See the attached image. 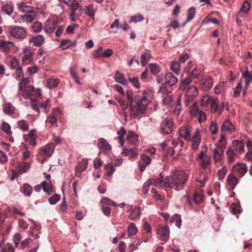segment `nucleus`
I'll return each mask as SVG.
<instances>
[{
    "label": "nucleus",
    "instance_id": "6",
    "mask_svg": "<svg viewBox=\"0 0 252 252\" xmlns=\"http://www.w3.org/2000/svg\"><path fill=\"white\" fill-rule=\"evenodd\" d=\"M173 123L171 118L164 119L160 125L159 131L162 134L171 133L173 130Z\"/></svg>",
    "mask_w": 252,
    "mask_h": 252
},
{
    "label": "nucleus",
    "instance_id": "34",
    "mask_svg": "<svg viewBox=\"0 0 252 252\" xmlns=\"http://www.w3.org/2000/svg\"><path fill=\"white\" fill-rule=\"evenodd\" d=\"M151 51L146 50L144 53L141 56V63L142 66H145L147 65V63L151 57Z\"/></svg>",
    "mask_w": 252,
    "mask_h": 252
},
{
    "label": "nucleus",
    "instance_id": "44",
    "mask_svg": "<svg viewBox=\"0 0 252 252\" xmlns=\"http://www.w3.org/2000/svg\"><path fill=\"white\" fill-rule=\"evenodd\" d=\"M3 112L8 115L12 114L15 111V108L9 103H6L3 106Z\"/></svg>",
    "mask_w": 252,
    "mask_h": 252
},
{
    "label": "nucleus",
    "instance_id": "40",
    "mask_svg": "<svg viewBox=\"0 0 252 252\" xmlns=\"http://www.w3.org/2000/svg\"><path fill=\"white\" fill-rule=\"evenodd\" d=\"M41 185L43 190L47 194H50L53 192V186L51 183H48L43 181L41 183Z\"/></svg>",
    "mask_w": 252,
    "mask_h": 252
},
{
    "label": "nucleus",
    "instance_id": "10",
    "mask_svg": "<svg viewBox=\"0 0 252 252\" xmlns=\"http://www.w3.org/2000/svg\"><path fill=\"white\" fill-rule=\"evenodd\" d=\"M61 113L60 109L58 108L52 109V113L49 115L46 121L47 124H50L51 126L57 123Z\"/></svg>",
    "mask_w": 252,
    "mask_h": 252
},
{
    "label": "nucleus",
    "instance_id": "35",
    "mask_svg": "<svg viewBox=\"0 0 252 252\" xmlns=\"http://www.w3.org/2000/svg\"><path fill=\"white\" fill-rule=\"evenodd\" d=\"M138 135L132 131H128L126 135V140L133 145H136L138 141Z\"/></svg>",
    "mask_w": 252,
    "mask_h": 252
},
{
    "label": "nucleus",
    "instance_id": "19",
    "mask_svg": "<svg viewBox=\"0 0 252 252\" xmlns=\"http://www.w3.org/2000/svg\"><path fill=\"white\" fill-rule=\"evenodd\" d=\"M190 141L191 142L192 148L193 150L197 149L200 143V135L198 130L195 131Z\"/></svg>",
    "mask_w": 252,
    "mask_h": 252
},
{
    "label": "nucleus",
    "instance_id": "57",
    "mask_svg": "<svg viewBox=\"0 0 252 252\" xmlns=\"http://www.w3.org/2000/svg\"><path fill=\"white\" fill-rule=\"evenodd\" d=\"M173 101L172 95L171 93L165 94L163 99V102L165 105H169Z\"/></svg>",
    "mask_w": 252,
    "mask_h": 252
},
{
    "label": "nucleus",
    "instance_id": "11",
    "mask_svg": "<svg viewBox=\"0 0 252 252\" xmlns=\"http://www.w3.org/2000/svg\"><path fill=\"white\" fill-rule=\"evenodd\" d=\"M160 178H158L156 179H150L151 182V185H153L155 187H158L159 188L164 189L167 191H168V188L166 186V177L164 180H163V177L160 174Z\"/></svg>",
    "mask_w": 252,
    "mask_h": 252
},
{
    "label": "nucleus",
    "instance_id": "63",
    "mask_svg": "<svg viewBox=\"0 0 252 252\" xmlns=\"http://www.w3.org/2000/svg\"><path fill=\"white\" fill-rule=\"evenodd\" d=\"M61 197L59 194H54L51 197L49 198V202L51 204L54 205L56 204L60 199Z\"/></svg>",
    "mask_w": 252,
    "mask_h": 252
},
{
    "label": "nucleus",
    "instance_id": "30",
    "mask_svg": "<svg viewBox=\"0 0 252 252\" xmlns=\"http://www.w3.org/2000/svg\"><path fill=\"white\" fill-rule=\"evenodd\" d=\"M193 200L196 204H200L204 202V196L202 190H197L194 193Z\"/></svg>",
    "mask_w": 252,
    "mask_h": 252
},
{
    "label": "nucleus",
    "instance_id": "52",
    "mask_svg": "<svg viewBox=\"0 0 252 252\" xmlns=\"http://www.w3.org/2000/svg\"><path fill=\"white\" fill-rule=\"evenodd\" d=\"M225 89V84L223 82L217 85L214 88V92L216 94H220L224 91Z\"/></svg>",
    "mask_w": 252,
    "mask_h": 252
},
{
    "label": "nucleus",
    "instance_id": "31",
    "mask_svg": "<svg viewBox=\"0 0 252 252\" xmlns=\"http://www.w3.org/2000/svg\"><path fill=\"white\" fill-rule=\"evenodd\" d=\"M21 191L26 196H30L32 192V187L28 184H24L20 188Z\"/></svg>",
    "mask_w": 252,
    "mask_h": 252
},
{
    "label": "nucleus",
    "instance_id": "15",
    "mask_svg": "<svg viewBox=\"0 0 252 252\" xmlns=\"http://www.w3.org/2000/svg\"><path fill=\"white\" fill-rule=\"evenodd\" d=\"M222 132L230 134L235 131V126L229 120H225L221 126Z\"/></svg>",
    "mask_w": 252,
    "mask_h": 252
},
{
    "label": "nucleus",
    "instance_id": "2",
    "mask_svg": "<svg viewBox=\"0 0 252 252\" xmlns=\"http://www.w3.org/2000/svg\"><path fill=\"white\" fill-rule=\"evenodd\" d=\"M188 178V175L183 171L175 172L172 176H166V183L168 190L172 189L176 190L182 189Z\"/></svg>",
    "mask_w": 252,
    "mask_h": 252
},
{
    "label": "nucleus",
    "instance_id": "41",
    "mask_svg": "<svg viewBox=\"0 0 252 252\" xmlns=\"http://www.w3.org/2000/svg\"><path fill=\"white\" fill-rule=\"evenodd\" d=\"M188 17L187 20L185 24L183 25L184 26L185 25L192 20L195 17V8L194 7H191L188 9L187 10Z\"/></svg>",
    "mask_w": 252,
    "mask_h": 252
},
{
    "label": "nucleus",
    "instance_id": "22",
    "mask_svg": "<svg viewBox=\"0 0 252 252\" xmlns=\"http://www.w3.org/2000/svg\"><path fill=\"white\" fill-rule=\"evenodd\" d=\"M36 16V13L35 12H32L30 13H26L23 15H21L20 20L22 22L31 23L35 19Z\"/></svg>",
    "mask_w": 252,
    "mask_h": 252
},
{
    "label": "nucleus",
    "instance_id": "7",
    "mask_svg": "<svg viewBox=\"0 0 252 252\" xmlns=\"http://www.w3.org/2000/svg\"><path fill=\"white\" fill-rule=\"evenodd\" d=\"M198 94L197 88L193 86H190L186 91L184 101L186 105H189L190 102L193 101Z\"/></svg>",
    "mask_w": 252,
    "mask_h": 252
},
{
    "label": "nucleus",
    "instance_id": "20",
    "mask_svg": "<svg viewBox=\"0 0 252 252\" xmlns=\"http://www.w3.org/2000/svg\"><path fill=\"white\" fill-rule=\"evenodd\" d=\"M244 148V144L242 141L235 140L233 141L232 147L229 148V149H231L232 151H235L237 154L240 153L241 152L243 151Z\"/></svg>",
    "mask_w": 252,
    "mask_h": 252
},
{
    "label": "nucleus",
    "instance_id": "59",
    "mask_svg": "<svg viewBox=\"0 0 252 252\" xmlns=\"http://www.w3.org/2000/svg\"><path fill=\"white\" fill-rule=\"evenodd\" d=\"M101 202L102 203L110 206H117V204L113 200H111L109 198L105 197H103L101 200Z\"/></svg>",
    "mask_w": 252,
    "mask_h": 252
},
{
    "label": "nucleus",
    "instance_id": "46",
    "mask_svg": "<svg viewBox=\"0 0 252 252\" xmlns=\"http://www.w3.org/2000/svg\"><path fill=\"white\" fill-rule=\"evenodd\" d=\"M201 73V70L198 68L197 66H195L191 71L188 73V75H189L193 79H196L199 76Z\"/></svg>",
    "mask_w": 252,
    "mask_h": 252
},
{
    "label": "nucleus",
    "instance_id": "60",
    "mask_svg": "<svg viewBox=\"0 0 252 252\" xmlns=\"http://www.w3.org/2000/svg\"><path fill=\"white\" fill-rule=\"evenodd\" d=\"M231 212L233 214H236L241 213L240 206L236 203H233L230 207Z\"/></svg>",
    "mask_w": 252,
    "mask_h": 252
},
{
    "label": "nucleus",
    "instance_id": "16",
    "mask_svg": "<svg viewBox=\"0 0 252 252\" xmlns=\"http://www.w3.org/2000/svg\"><path fill=\"white\" fill-rule=\"evenodd\" d=\"M151 162V158L145 154L141 155L140 160L139 161L138 165L141 171H143L146 166Z\"/></svg>",
    "mask_w": 252,
    "mask_h": 252
},
{
    "label": "nucleus",
    "instance_id": "1",
    "mask_svg": "<svg viewBox=\"0 0 252 252\" xmlns=\"http://www.w3.org/2000/svg\"><path fill=\"white\" fill-rule=\"evenodd\" d=\"M147 93L142 95H138L133 99V92L131 90L126 92V97L129 105L130 115L132 118H136L140 113L143 114L147 109L148 100L146 96Z\"/></svg>",
    "mask_w": 252,
    "mask_h": 252
},
{
    "label": "nucleus",
    "instance_id": "58",
    "mask_svg": "<svg viewBox=\"0 0 252 252\" xmlns=\"http://www.w3.org/2000/svg\"><path fill=\"white\" fill-rule=\"evenodd\" d=\"M2 10L7 15H10L13 12V6L10 4H6L2 7Z\"/></svg>",
    "mask_w": 252,
    "mask_h": 252
},
{
    "label": "nucleus",
    "instance_id": "38",
    "mask_svg": "<svg viewBox=\"0 0 252 252\" xmlns=\"http://www.w3.org/2000/svg\"><path fill=\"white\" fill-rule=\"evenodd\" d=\"M75 42H72L69 39H65L62 41L60 46L62 47L63 50H65L69 48L70 47L75 46Z\"/></svg>",
    "mask_w": 252,
    "mask_h": 252
},
{
    "label": "nucleus",
    "instance_id": "43",
    "mask_svg": "<svg viewBox=\"0 0 252 252\" xmlns=\"http://www.w3.org/2000/svg\"><path fill=\"white\" fill-rule=\"evenodd\" d=\"M13 45L12 42L5 41V40H0V47L2 48L4 51L7 52L9 50V49Z\"/></svg>",
    "mask_w": 252,
    "mask_h": 252
},
{
    "label": "nucleus",
    "instance_id": "55",
    "mask_svg": "<svg viewBox=\"0 0 252 252\" xmlns=\"http://www.w3.org/2000/svg\"><path fill=\"white\" fill-rule=\"evenodd\" d=\"M85 13L88 16L93 18L94 16V6L92 4H90L86 7L85 9Z\"/></svg>",
    "mask_w": 252,
    "mask_h": 252
},
{
    "label": "nucleus",
    "instance_id": "47",
    "mask_svg": "<svg viewBox=\"0 0 252 252\" xmlns=\"http://www.w3.org/2000/svg\"><path fill=\"white\" fill-rule=\"evenodd\" d=\"M18 84V93L23 91L27 86L26 85L30 82L28 78H23Z\"/></svg>",
    "mask_w": 252,
    "mask_h": 252
},
{
    "label": "nucleus",
    "instance_id": "45",
    "mask_svg": "<svg viewBox=\"0 0 252 252\" xmlns=\"http://www.w3.org/2000/svg\"><path fill=\"white\" fill-rule=\"evenodd\" d=\"M140 214V209L138 207H135L132 213L129 215V219L131 220H135L139 217Z\"/></svg>",
    "mask_w": 252,
    "mask_h": 252
},
{
    "label": "nucleus",
    "instance_id": "56",
    "mask_svg": "<svg viewBox=\"0 0 252 252\" xmlns=\"http://www.w3.org/2000/svg\"><path fill=\"white\" fill-rule=\"evenodd\" d=\"M1 128L6 134L8 135H11L12 134L10 126L8 123L3 122L2 123Z\"/></svg>",
    "mask_w": 252,
    "mask_h": 252
},
{
    "label": "nucleus",
    "instance_id": "24",
    "mask_svg": "<svg viewBox=\"0 0 252 252\" xmlns=\"http://www.w3.org/2000/svg\"><path fill=\"white\" fill-rule=\"evenodd\" d=\"M25 55L22 57V62L25 64H29L33 60V53L30 49L24 51Z\"/></svg>",
    "mask_w": 252,
    "mask_h": 252
},
{
    "label": "nucleus",
    "instance_id": "13",
    "mask_svg": "<svg viewBox=\"0 0 252 252\" xmlns=\"http://www.w3.org/2000/svg\"><path fill=\"white\" fill-rule=\"evenodd\" d=\"M213 84V78L211 77H206L200 81L199 86L201 89L206 91L212 88Z\"/></svg>",
    "mask_w": 252,
    "mask_h": 252
},
{
    "label": "nucleus",
    "instance_id": "62",
    "mask_svg": "<svg viewBox=\"0 0 252 252\" xmlns=\"http://www.w3.org/2000/svg\"><path fill=\"white\" fill-rule=\"evenodd\" d=\"M18 125L24 131H27L29 129V124L26 120L19 121Z\"/></svg>",
    "mask_w": 252,
    "mask_h": 252
},
{
    "label": "nucleus",
    "instance_id": "50",
    "mask_svg": "<svg viewBox=\"0 0 252 252\" xmlns=\"http://www.w3.org/2000/svg\"><path fill=\"white\" fill-rule=\"evenodd\" d=\"M211 158L210 156H205V158L200 160L201 167L206 169L210 164Z\"/></svg>",
    "mask_w": 252,
    "mask_h": 252
},
{
    "label": "nucleus",
    "instance_id": "54",
    "mask_svg": "<svg viewBox=\"0 0 252 252\" xmlns=\"http://www.w3.org/2000/svg\"><path fill=\"white\" fill-rule=\"evenodd\" d=\"M170 222H174L175 221V225L178 227H180V226L181 225V217L180 215L178 214H175L174 216H173L170 220Z\"/></svg>",
    "mask_w": 252,
    "mask_h": 252
},
{
    "label": "nucleus",
    "instance_id": "33",
    "mask_svg": "<svg viewBox=\"0 0 252 252\" xmlns=\"http://www.w3.org/2000/svg\"><path fill=\"white\" fill-rule=\"evenodd\" d=\"M147 68H149L151 73L155 76H157L161 71L160 66L157 63H150L148 65Z\"/></svg>",
    "mask_w": 252,
    "mask_h": 252
},
{
    "label": "nucleus",
    "instance_id": "36",
    "mask_svg": "<svg viewBox=\"0 0 252 252\" xmlns=\"http://www.w3.org/2000/svg\"><path fill=\"white\" fill-rule=\"evenodd\" d=\"M97 145L98 147L101 150L107 151L111 149L110 145L106 141V140L103 138H101L99 140Z\"/></svg>",
    "mask_w": 252,
    "mask_h": 252
},
{
    "label": "nucleus",
    "instance_id": "61",
    "mask_svg": "<svg viewBox=\"0 0 252 252\" xmlns=\"http://www.w3.org/2000/svg\"><path fill=\"white\" fill-rule=\"evenodd\" d=\"M128 235H133L137 233V228L134 223H131L128 227Z\"/></svg>",
    "mask_w": 252,
    "mask_h": 252
},
{
    "label": "nucleus",
    "instance_id": "12",
    "mask_svg": "<svg viewBox=\"0 0 252 252\" xmlns=\"http://www.w3.org/2000/svg\"><path fill=\"white\" fill-rule=\"evenodd\" d=\"M224 145L217 146L213 151V159L216 163L220 162L223 155Z\"/></svg>",
    "mask_w": 252,
    "mask_h": 252
},
{
    "label": "nucleus",
    "instance_id": "26",
    "mask_svg": "<svg viewBox=\"0 0 252 252\" xmlns=\"http://www.w3.org/2000/svg\"><path fill=\"white\" fill-rule=\"evenodd\" d=\"M30 42L33 44V45L40 47L45 42L43 36L41 35H38L33 36L30 40Z\"/></svg>",
    "mask_w": 252,
    "mask_h": 252
},
{
    "label": "nucleus",
    "instance_id": "32",
    "mask_svg": "<svg viewBox=\"0 0 252 252\" xmlns=\"http://www.w3.org/2000/svg\"><path fill=\"white\" fill-rule=\"evenodd\" d=\"M238 178L232 175H229L227 178V182L230 187L231 190L234 189L236 185L238 184Z\"/></svg>",
    "mask_w": 252,
    "mask_h": 252
},
{
    "label": "nucleus",
    "instance_id": "3",
    "mask_svg": "<svg viewBox=\"0 0 252 252\" xmlns=\"http://www.w3.org/2000/svg\"><path fill=\"white\" fill-rule=\"evenodd\" d=\"M19 95H22L25 99H29L32 102L38 101L41 96V90L35 89L32 85L27 86L23 91L18 93Z\"/></svg>",
    "mask_w": 252,
    "mask_h": 252
},
{
    "label": "nucleus",
    "instance_id": "29",
    "mask_svg": "<svg viewBox=\"0 0 252 252\" xmlns=\"http://www.w3.org/2000/svg\"><path fill=\"white\" fill-rule=\"evenodd\" d=\"M243 77L245 78V88L243 90V93L245 94L246 90L249 86L252 80V72L246 71L244 73H243Z\"/></svg>",
    "mask_w": 252,
    "mask_h": 252
},
{
    "label": "nucleus",
    "instance_id": "49",
    "mask_svg": "<svg viewBox=\"0 0 252 252\" xmlns=\"http://www.w3.org/2000/svg\"><path fill=\"white\" fill-rule=\"evenodd\" d=\"M32 28L33 32L35 33H38L41 32L43 29L42 24L40 22H35L32 24Z\"/></svg>",
    "mask_w": 252,
    "mask_h": 252
},
{
    "label": "nucleus",
    "instance_id": "23",
    "mask_svg": "<svg viewBox=\"0 0 252 252\" xmlns=\"http://www.w3.org/2000/svg\"><path fill=\"white\" fill-rule=\"evenodd\" d=\"M165 84L170 87L175 85L178 81L177 78L171 72L167 73L164 76Z\"/></svg>",
    "mask_w": 252,
    "mask_h": 252
},
{
    "label": "nucleus",
    "instance_id": "17",
    "mask_svg": "<svg viewBox=\"0 0 252 252\" xmlns=\"http://www.w3.org/2000/svg\"><path fill=\"white\" fill-rule=\"evenodd\" d=\"M234 171L236 172L240 177L243 176L247 171V167L246 164L237 163L233 167Z\"/></svg>",
    "mask_w": 252,
    "mask_h": 252
},
{
    "label": "nucleus",
    "instance_id": "39",
    "mask_svg": "<svg viewBox=\"0 0 252 252\" xmlns=\"http://www.w3.org/2000/svg\"><path fill=\"white\" fill-rule=\"evenodd\" d=\"M19 9L20 11H23L26 13H30L32 12H35L33 7L29 5H26L25 3L21 2L19 4Z\"/></svg>",
    "mask_w": 252,
    "mask_h": 252
},
{
    "label": "nucleus",
    "instance_id": "8",
    "mask_svg": "<svg viewBox=\"0 0 252 252\" xmlns=\"http://www.w3.org/2000/svg\"><path fill=\"white\" fill-rule=\"evenodd\" d=\"M55 149L53 143H49L44 147H41L39 150V153L41 156L45 157H51Z\"/></svg>",
    "mask_w": 252,
    "mask_h": 252
},
{
    "label": "nucleus",
    "instance_id": "53",
    "mask_svg": "<svg viewBox=\"0 0 252 252\" xmlns=\"http://www.w3.org/2000/svg\"><path fill=\"white\" fill-rule=\"evenodd\" d=\"M126 130L124 127H122L121 129L117 132V134L119 135L118 138L119 140V143L122 146L124 144V135L126 134Z\"/></svg>",
    "mask_w": 252,
    "mask_h": 252
},
{
    "label": "nucleus",
    "instance_id": "14",
    "mask_svg": "<svg viewBox=\"0 0 252 252\" xmlns=\"http://www.w3.org/2000/svg\"><path fill=\"white\" fill-rule=\"evenodd\" d=\"M59 21L56 20H48L43 29L44 32L47 33H52L54 30L58 27Z\"/></svg>",
    "mask_w": 252,
    "mask_h": 252
},
{
    "label": "nucleus",
    "instance_id": "21",
    "mask_svg": "<svg viewBox=\"0 0 252 252\" xmlns=\"http://www.w3.org/2000/svg\"><path fill=\"white\" fill-rule=\"evenodd\" d=\"M49 103V100H46L45 102H39V103H32V108L33 110L37 112L39 115L40 110L39 107L43 108L45 113H47V108Z\"/></svg>",
    "mask_w": 252,
    "mask_h": 252
},
{
    "label": "nucleus",
    "instance_id": "51",
    "mask_svg": "<svg viewBox=\"0 0 252 252\" xmlns=\"http://www.w3.org/2000/svg\"><path fill=\"white\" fill-rule=\"evenodd\" d=\"M211 106V113H215L217 112L218 114L219 109V99L218 98L216 99L211 103L210 105Z\"/></svg>",
    "mask_w": 252,
    "mask_h": 252
},
{
    "label": "nucleus",
    "instance_id": "28",
    "mask_svg": "<svg viewBox=\"0 0 252 252\" xmlns=\"http://www.w3.org/2000/svg\"><path fill=\"white\" fill-rule=\"evenodd\" d=\"M216 97H214L209 95H205L202 96L201 99V105L203 107H207L208 105H210L211 103L216 99Z\"/></svg>",
    "mask_w": 252,
    "mask_h": 252
},
{
    "label": "nucleus",
    "instance_id": "64",
    "mask_svg": "<svg viewBox=\"0 0 252 252\" xmlns=\"http://www.w3.org/2000/svg\"><path fill=\"white\" fill-rule=\"evenodd\" d=\"M1 252H14V248L11 244H7L5 247L2 248Z\"/></svg>",
    "mask_w": 252,
    "mask_h": 252
},
{
    "label": "nucleus",
    "instance_id": "37",
    "mask_svg": "<svg viewBox=\"0 0 252 252\" xmlns=\"http://www.w3.org/2000/svg\"><path fill=\"white\" fill-rule=\"evenodd\" d=\"M238 155V154L236 153L235 151L234 152L231 149H228L226 152V155L228 163H233L235 161V158L237 157Z\"/></svg>",
    "mask_w": 252,
    "mask_h": 252
},
{
    "label": "nucleus",
    "instance_id": "5",
    "mask_svg": "<svg viewBox=\"0 0 252 252\" xmlns=\"http://www.w3.org/2000/svg\"><path fill=\"white\" fill-rule=\"evenodd\" d=\"M158 238L164 242H167L169 238L170 230L169 227L163 224H159L156 229Z\"/></svg>",
    "mask_w": 252,
    "mask_h": 252
},
{
    "label": "nucleus",
    "instance_id": "48",
    "mask_svg": "<svg viewBox=\"0 0 252 252\" xmlns=\"http://www.w3.org/2000/svg\"><path fill=\"white\" fill-rule=\"evenodd\" d=\"M60 79L58 78H49L47 80V86L49 88L56 87L59 84Z\"/></svg>",
    "mask_w": 252,
    "mask_h": 252
},
{
    "label": "nucleus",
    "instance_id": "9",
    "mask_svg": "<svg viewBox=\"0 0 252 252\" xmlns=\"http://www.w3.org/2000/svg\"><path fill=\"white\" fill-rule=\"evenodd\" d=\"M192 130V127L189 125H187L181 127L178 130V132L179 135L184 138L185 140L190 141L191 140L190 133Z\"/></svg>",
    "mask_w": 252,
    "mask_h": 252
},
{
    "label": "nucleus",
    "instance_id": "18",
    "mask_svg": "<svg viewBox=\"0 0 252 252\" xmlns=\"http://www.w3.org/2000/svg\"><path fill=\"white\" fill-rule=\"evenodd\" d=\"M191 115L193 116H196L199 123L205 121L206 119V114L203 111L197 110L196 109L190 110Z\"/></svg>",
    "mask_w": 252,
    "mask_h": 252
},
{
    "label": "nucleus",
    "instance_id": "27",
    "mask_svg": "<svg viewBox=\"0 0 252 252\" xmlns=\"http://www.w3.org/2000/svg\"><path fill=\"white\" fill-rule=\"evenodd\" d=\"M70 8L72 10V12L70 14V16L73 17H78L80 15V14H76L75 11L79 9V11H82V7L80 6L78 2L76 0H73L71 4L70 5Z\"/></svg>",
    "mask_w": 252,
    "mask_h": 252
},
{
    "label": "nucleus",
    "instance_id": "4",
    "mask_svg": "<svg viewBox=\"0 0 252 252\" xmlns=\"http://www.w3.org/2000/svg\"><path fill=\"white\" fill-rule=\"evenodd\" d=\"M9 34L16 39H24L27 36V32L25 28L17 26H11L7 27Z\"/></svg>",
    "mask_w": 252,
    "mask_h": 252
},
{
    "label": "nucleus",
    "instance_id": "42",
    "mask_svg": "<svg viewBox=\"0 0 252 252\" xmlns=\"http://www.w3.org/2000/svg\"><path fill=\"white\" fill-rule=\"evenodd\" d=\"M115 81L123 85H126L127 84V80L125 77V76L121 73L117 72L115 76Z\"/></svg>",
    "mask_w": 252,
    "mask_h": 252
},
{
    "label": "nucleus",
    "instance_id": "25",
    "mask_svg": "<svg viewBox=\"0 0 252 252\" xmlns=\"http://www.w3.org/2000/svg\"><path fill=\"white\" fill-rule=\"evenodd\" d=\"M30 167L31 164L30 162H19L16 166V169L20 174H22L28 172Z\"/></svg>",
    "mask_w": 252,
    "mask_h": 252
}]
</instances>
